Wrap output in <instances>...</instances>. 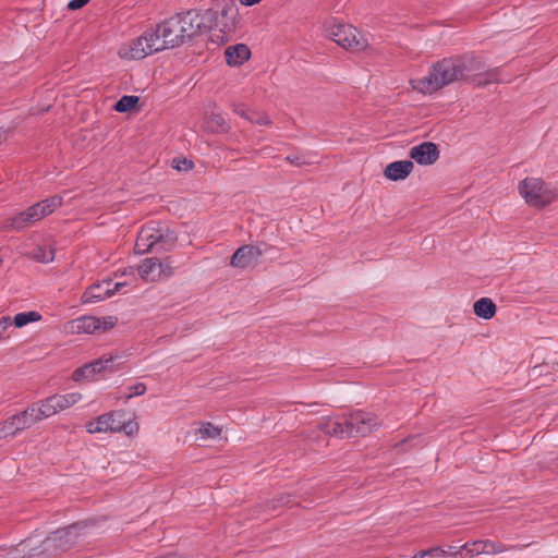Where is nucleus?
Returning <instances> with one entry per match:
<instances>
[{"mask_svg": "<svg viewBox=\"0 0 558 558\" xmlns=\"http://www.w3.org/2000/svg\"><path fill=\"white\" fill-rule=\"evenodd\" d=\"M499 69L485 70L481 58L473 53L444 58L434 63L426 76L413 81V88L432 94L458 81H472L482 87L499 82Z\"/></svg>", "mask_w": 558, "mask_h": 558, "instance_id": "1", "label": "nucleus"}, {"mask_svg": "<svg viewBox=\"0 0 558 558\" xmlns=\"http://www.w3.org/2000/svg\"><path fill=\"white\" fill-rule=\"evenodd\" d=\"M203 22L196 10L177 13L151 28L159 51L173 49L190 41L201 31Z\"/></svg>", "mask_w": 558, "mask_h": 558, "instance_id": "2", "label": "nucleus"}, {"mask_svg": "<svg viewBox=\"0 0 558 558\" xmlns=\"http://www.w3.org/2000/svg\"><path fill=\"white\" fill-rule=\"evenodd\" d=\"M86 527V522H76L52 532L41 542L40 550L37 554H29L28 558H33L41 554L56 556L59 553L69 550L76 543L78 536L83 534V531Z\"/></svg>", "mask_w": 558, "mask_h": 558, "instance_id": "3", "label": "nucleus"}, {"mask_svg": "<svg viewBox=\"0 0 558 558\" xmlns=\"http://www.w3.org/2000/svg\"><path fill=\"white\" fill-rule=\"evenodd\" d=\"M518 189L525 202L534 207L549 205L557 197L556 191L538 178H525Z\"/></svg>", "mask_w": 558, "mask_h": 558, "instance_id": "4", "label": "nucleus"}, {"mask_svg": "<svg viewBox=\"0 0 558 558\" xmlns=\"http://www.w3.org/2000/svg\"><path fill=\"white\" fill-rule=\"evenodd\" d=\"M238 7L234 0H220V12L217 13L213 9H207L202 17L203 26L211 28L220 26L223 33H231L238 24Z\"/></svg>", "mask_w": 558, "mask_h": 558, "instance_id": "5", "label": "nucleus"}, {"mask_svg": "<svg viewBox=\"0 0 558 558\" xmlns=\"http://www.w3.org/2000/svg\"><path fill=\"white\" fill-rule=\"evenodd\" d=\"M326 33L332 41L351 51H363L368 46L367 39L350 24L333 23Z\"/></svg>", "mask_w": 558, "mask_h": 558, "instance_id": "6", "label": "nucleus"}, {"mask_svg": "<svg viewBox=\"0 0 558 558\" xmlns=\"http://www.w3.org/2000/svg\"><path fill=\"white\" fill-rule=\"evenodd\" d=\"M156 52H159V48L157 47L151 28L145 31L143 35L121 46L119 49V56L129 60H141Z\"/></svg>", "mask_w": 558, "mask_h": 558, "instance_id": "7", "label": "nucleus"}, {"mask_svg": "<svg viewBox=\"0 0 558 558\" xmlns=\"http://www.w3.org/2000/svg\"><path fill=\"white\" fill-rule=\"evenodd\" d=\"M130 423H125V414L122 411H112L109 413H105L99 415L95 420L89 421L86 424V430L89 434L97 433H118L121 430H125L128 434L131 430H128Z\"/></svg>", "mask_w": 558, "mask_h": 558, "instance_id": "8", "label": "nucleus"}, {"mask_svg": "<svg viewBox=\"0 0 558 558\" xmlns=\"http://www.w3.org/2000/svg\"><path fill=\"white\" fill-rule=\"evenodd\" d=\"M515 546H506L500 542H494L490 539H478L473 542H468L461 545L456 551H453L452 557L460 558H472L478 555H495L500 554L510 549H514Z\"/></svg>", "mask_w": 558, "mask_h": 558, "instance_id": "9", "label": "nucleus"}, {"mask_svg": "<svg viewBox=\"0 0 558 558\" xmlns=\"http://www.w3.org/2000/svg\"><path fill=\"white\" fill-rule=\"evenodd\" d=\"M348 437L366 436L380 426L378 417L371 412L362 410L347 415Z\"/></svg>", "mask_w": 558, "mask_h": 558, "instance_id": "10", "label": "nucleus"}, {"mask_svg": "<svg viewBox=\"0 0 558 558\" xmlns=\"http://www.w3.org/2000/svg\"><path fill=\"white\" fill-rule=\"evenodd\" d=\"M126 282H113L111 279L102 280L101 282H97L92 284L86 289L83 294L84 303H95L102 301L107 298L112 296L116 292L120 291L122 287H124Z\"/></svg>", "mask_w": 558, "mask_h": 558, "instance_id": "11", "label": "nucleus"}, {"mask_svg": "<svg viewBox=\"0 0 558 558\" xmlns=\"http://www.w3.org/2000/svg\"><path fill=\"white\" fill-rule=\"evenodd\" d=\"M158 222H150L144 226L137 234L135 242V253L146 254L156 252L157 246Z\"/></svg>", "mask_w": 558, "mask_h": 558, "instance_id": "12", "label": "nucleus"}, {"mask_svg": "<svg viewBox=\"0 0 558 558\" xmlns=\"http://www.w3.org/2000/svg\"><path fill=\"white\" fill-rule=\"evenodd\" d=\"M263 254L264 251L257 245H242L232 254L230 265L234 268H247Z\"/></svg>", "mask_w": 558, "mask_h": 558, "instance_id": "13", "label": "nucleus"}, {"mask_svg": "<svg viewBox=\"0 0 558 558\" xmlns=\"http://www.w3.org/2000/svg\"><path fill=\"white\" fill-rule=\"evenodd\" d=\"M410 157L420 165H433L439 158V149L432 142H423L410 149Z\"/></svg>", "mask_w": 558, "mask_h": 558, "instance_id": "14", "label": "nucleus"}, {"mask_svg": "<svg viewBox=\"0 0 558 558\" xmlns=\"http://www.w3.org/2000/svg\"><path fill=\"white\" fill-rule=\"evenodd\" d=\"M317 428L326 435L336 436L338 438H349L347 415L341 418H326L317 424Z\"/></svg>", "mask_w": 558, "mask_h": 558, "instance_id": "15", "label": "nucleus"}, {"mask_svg": "<svg viewBox=\"0 0 558 558\" xmlns=\"http://www.w3.org/2000/svg\"><path fill=\"white\" fill-rule=\"evenodd\" d=\"M156 253L172 251L178 242V234L169 226L158 222Z\"/></svg>", "mask_w": 558, "mask_h": 558, "instance_id": "16", "label": "nucleus"}, {"mask_svg": "<svg viewBox=\"0 0 558 558\" xmlns=\"http://www.w3.org/2000/svg\"><path fill=\"white\" fill-rule=\"evenodd\" d=\"M414 168L411 160H398L390 162L384 170V174L391 181L404 180L410 175Z\"/></svg>", "mask_w": 558, "mask_h": 558, "instance_id": "17", "label": "nucleus"}, {"mask_svg": "<svg viewBox=\"0 0 558 558\" xmlns=\"http://www.w3.org/2000/svg\"><path fill=\"white\" fill-rule=\"evenodd\" d=\"M71 330L77 333H96L100 331V318L95 316H82L73 319Z\"/></svg>", "mask_w": 558, "mask_h": 558, "instance_id": "18", "label": "nucleus"}, {"mask_svg": "<svg viewBox=\"0 0 558 558\" xmlns=\"http://www.w3.org/2000/svg\"><path fill=\"white\" fill-rule=\"evenodd\" d=\"M225 57L229 65L236 66L250 59L251 50L244 44H236L226 49Z\"/></svg>", "mask_w": 558, "mask_h": 558, "instance_id": "19", "label": "nucleus"}, {"mask_svg": "<svg viewBox=\"0 0 558 558\" xmlns=\"http://www.w3.org/2000/svg\"><path fill=\"white\" fill-rule=\"evenodd\" d=\"M163 264L157 257H148L138 267V274L144 280L154 281L161 276Z\"/></svg>", "mask_w": 558, "mask_h": 558, "instance_id": "20", "label": "nucleus"}, {"mask_svg": "<svg viewBox=\"0 0 558 558\" xmlns=\"http://www.w3.org/2000/svg\"><path fill=\"white\" fill-rule=\"evenodd\" d=\"M232 111L252 124L268 125L270 123L267 114L248 110L242 104H232Z\"/></svg>", "mask_w": 558, "mask_h": 558, "instance_id": "21", "label": "nucleus"}, {"mask_svg": "<svg viewBox=\"0 0 558 558\" xmlns=\"http://www.w3.org/2000/svg\"><path fill=\"white\" fill-rule=\"evenodd\" d=\"M57 405L58 403L54 401L52 396L38 402L32 403V407H34V412L39 422L57 414L59 412Z\"/></svg>", "mask_w": 558, "mask_h": 558, "instance_id": "22", "label": "nucleus"}, {"mask_svg": "<svg viewBox=\"0 0 558 558\" xmlns=\"http://www.w3.org/2000/svg\"><path fill=\"white\" fill-rule=\"evenodd\" d=\"M12 417L17 426L16 429H19L20 433L31 428L34 424L39 422L32 404L22 412L12 415Z\"/></svg>", "mask_w": 558, "mask_h": 558, "instance_id": "23", "label": "nucleus"}, {"mask_svg": "<svg viewBox=\"0 0 558 558\" xmlns=\"http://www.w3.org/2000/svg\"><path fill=\"white\" fill-rule=\"evenodd\" d=\"M496 304L489 298H481L473 305L475 315L483 319H490L496 314Z\"/></svg>", "mask_w": 558, "mask_h": 558, "instance_id": "24", "label": "nucleus"}, {"mask_svg": "<svg viewBox=\"0 0 558 558\" xmlns=\"http://www.w3.org/2000/svg\"><path fill=\"white\" fill-rule=\"evenodd\" d=\"M28 257L38 263H50L54 258V250L51 246L38 245L28 253Z\"/></svg>", "mask_w": 558, "mask_h": 558, "instance_id": "25", "label": "nucleus"}, {"mask_svg": "<svg viewBox=\"0 0 558 558\" xmlns=\"http://www.w3.org/2000/svg\"><path fill=\"white\" fill-rule=\"evenodd\" d=\"M41 319V314L36 311L23 312L19 313L12 319V325L17 328H22L29 323H36Z\"/></svg>", "mask_w": 558, "mask_h": 558, "instance_id": "26", "label": "nucleus"}, {"mask_svg": "<svg viewBox=\"0 0 558 558\" xmlns=\"http://www.w3.org/2000/svg\"><path fill=\"white\" fill-rule=\"evenodd\" d=\"M54 401L58 403L59 411H63L73 404L77 403L82 396L78 392H71L66 395H54L52 396Z\"/></svg>", "mask_w": 558, "mask_h": 558, "instance_id": "27", "label": "nucleus"}, {"mask_svg": "<svg viewBox=\"0 0 558 558\" xmlns=\"http://www.w3.org/2000/svg\"><path fill=\"white\" fill-rule=\"evenodd\" d=\"M37 204L39 205L40 210H43V216L46 217L62 205V197L59 195H53L38 202Z\"/></svg>", "mask_w": 558, "mask_h": 558, "instance_id": "28", "label": "nucleus"}, {"mask_svg": "<svg viewBox=\"0 0 558 558\" xmlns=\"http://www.w3.org/2000/svg\"><path fill=\"white\" fill-rule=\"evenodd\" d=\"M453 547L449 546L448 549H445L444 547H432L428 549L420 550L416 554L412 556V558H424V557H445V556H452L453 551L451 553L449 549H452Z\"/></svg>", "mask_w": 558, "mask_h": 558, "instance_id": "29", "label": "nucleus"}, {"mask_svg": "<svg viewBox=\"0 0 558 558\" xmlns=\"http://www.w3.org/2000/svg\"><path fill=\"white\" fill-rule=\"evenodd\" d=\"M138 102L137 96H129L124 95L122 96L114 105V109L118 112H128L132 108L135 107V105Z\"/></svg>", "mask_w": 558, "mask_h": 558, "instance_id": "30", "label": "nucleus"}, {"mask_svg": "<svg viewBox=\"0 0 558 558\" xmlns=\"http://www.w3.org/2000/svg\"><path fill=\"white\" fill-rule=\"evenodd\" d=\"M220 433L221 429L209 422L203 424L198 429V434L202 439L217 438L218 436H220Z\"/></svg>", "mask_w": 558, "mask_h": 558, "instance_id": "31", "label": "nucleus"}, {"mask_svg": "<svg viewBox=\"0 0 558 558\" xmlns=\"http://www.w3.org/2000/svg\"><path fill=\"white\" fill-rule=\"evenodd\" d=\"M29 225L31 222L28 221V218L25 216V211H21L10 219L8 227L13 230L20 231Z\"/></svg>", "mask_w": 558, "mask_h": 558, "instance_id": "32", "label": "nucleus"}, {"mask_svg": "<svg viewBox=\"0 0 558 558\" xmlns=\"http://www.w3.org/2000/svg\"><path fill=\"white\" fill-rule=\"evenodd\" d=\"M209 123L218 132H228L230 130V125L227 123L221 113L213 112L209 117Z\"/></svg>", "mask_w": 558, "mask_h": 558, "instance_id": "33", "label": "nucleus"}, {"mask_svg": "<svg viewBox=\"0 0 558 558\" xmlns=\"http://www.w3.org/2000/svg\"><path fill=\"white\" fill-rule=\"evenodd\" d=\"M16 425H15V422L13 420L12 416H10L9 418L0 422V429H1V433L3 435V437H9V436H15L20 433L19 429H16Z\"/></svg>", "mask_w": 558, "mask_h": 558, "instance_id": "34", "label": "nucleus"}, {"mask_svg": "<svg viewBox=\"0 0 558 558\" xmlns=\"http://www.w3.org/2000/svg\"><path fill=\"white\" fill-rule=\"evenodd\" d=\"M96 375L94 374L93 367L88 364H85L82 367H78L73 373V379L78 381L81 379H93Z\"/></svg>", "mask_w": 558, "mask_h": 558, "instance_id": "35", "label": "nucleus"}, {"mask_svg": "<svg viewBox=\"0 0 558 558\" xmlns=\"http://www.w3.org/2000/svg\"><path fill=\"white\" fill-rule=\"evenodd\" d=\"M146 385L144 383H136L134 385L128 386L124 398L126 400L132 399L133 397L143 396L146 392Z\"/></svg>", "mask_w": 558, "mask_h": 558, "instance_id": "36", "label": "nucleus"}, {"mask_svg": "<svg viewBox=\"0 0 558 558\" xmlns=\"http://www.w3.org/2000/svg\"><path fill=\"white\" fill-rule=\"evenodd\" d=\"M291 499V496L288 494H279L271 500L267 501L266 507L269 510H276L278 507L289 504Z\"/></svg>", "mask_w": 558, "mask_h": 558, "instance_id": "37", "label": "nucleus"}, {"mask_svg": "<svg viewBox=\"0 0 558 558\" xmlns=\"http://www.w3.org/2000/svg\"><path fill=\"white\" fill-rule=\"evenodd\" d=\"M25 211V216L28 218L31 223H34L44 218L43 210H40L39 205L36 203L33 206L28 207Z\"/></svg>", "mask_w": 558, "mask_h": 558, "instance_id": "38", "label": "nucleus"}, {"mask_svg": "<svg viewBox=\"0 0 558 558\" xmlns=\"http://www.w3.org/2000/svg\"><path fill=\"white\" fill-rule=\"evenodd\" d=\"M112 357L106 360L99 359L89 363L88 365L93 367L94 374L97 375L106 371L109 367V364L112 363Z\"/></svg>", "mask_w": 558, "mask_h": 558, "instance_id": "39", "label": "nucleus"}, {"mask_svg": "<svg viewBox=\"0 0 558 558\" xmlns=\"http://www.w3.org/2000/svg\"><path fill=\"white\" fill-rule=\"evenodd\" d=\"M12 326V318L10 316H2L0 318V341L5 339L4 333Z\"/></svg>", "mask_w": 558, "mask_h": 558, "instance_id": "40", "label": "nucleus"}, {"mask_svg": "<svg viewBox=\"0 0 558 558\" xmlns=\"http://www.w3.org/2000/svg\"><path fill=\"white\" fill-rule=\"evenodd\" d=\"M117 318L113 316H106L100 318V331H106L114 327Z\"/></svg>", "mask_w": 558, "mask_h": 558, "instance_id": "41", "label": "nucleus"}, {"mask_svg": "<svg viewBox=\"0 0 558 558\" xmlns=\"http://www.w3.org/2000/svg\"><path fill=\"white\" fill-rule=\"evenodd\" d=\"M286 160L289 161L291 165L294 166H302V165H308L311 163L308 160H306L304 157L299 155H290L286 157Z\"/></svg>", "mask_w": 558, "mask_h": 558, "instance_id": "42", "label": "nucleus"}, {"mask_svg": "<svg viewBox=\"0 0 558 558\" xmlns=\"http://www.w3.org/2000/svg\"><path fill=\"white\" fill-rule=\"evenodd\" d=\"M90 0H71L68 3V9L70 11H76L85 7Z\"/></svg>", "mask_w": 558, "mask_h": 558, "instance_id": "43", "label": "nucleus"}, {"mask_svg": "<svg viewBox=\"0 0 558 558\" xmlns=\"http://www.w3.org/2000/svg\"><path fill=\"white\" fill-rule=\"evenodd\" d=\"M173 162H175L174 168L178 169L179 171L189 170V169L193 168V162L190 160H186V159L179 160V161H177V159H174Z\"/></svg>", "mask_w": 558, "mask_h": 558, "instance_id": "44", "label": "nucleus"}, {"mask_svg": "<svg viewBox=\"0 0 558 558\" xmlns=\"http://www.w3.org/2000/svg\"><path fill=\"white\" fill-rule=\"evenodd\" d=\"M161 263L163 264L161 275H163L165 277H170L172 275V267L170 265L171 264L170 258L167 257Z\"/></svg>", "mask_w": 558, "mask_h": 558, "instance_id": "45", "label": "nucleus"}, {"mask_svg": "<svg viewBox=\"0 0 558 558\" xmlns=\"http://www.w3.org/2000/svg\"><path fill=\"white\" fill-rule=\"evenodd\" d=\"M262 0H240V3L245 7H252L259 3Z\"/></svg>", "mask_w": 558, "mask_h": 558, "instance_id": "46", "label": "nucleus"}, {"mask_svg": "<svg viewBox=\"0 0 558 558\" xmlns=\"http://www.w3.org/2000/svg\"><path fill=\"white\" fill-rule=\"evenodd\" d=\"M7 138V132L0 130V143L3 142Z\"/></svg>", "mask_w": 558, "mask_h": 558, "instance_id": "47", "label": "nucleus"}, {"mask_svg": "<svg viewBox=\"0 0 558 558\" xmlns=\"http://www.w3.org/2000/svg\"><path fill=\"white\" fill-rule=\"evenodd\" d=\"M3 264V258L0 257V266Z\"/></svg>", "mask_w": 558, "mask_h": 558, "instance_id": "48", "label": "nucleus"}]
</instances>
